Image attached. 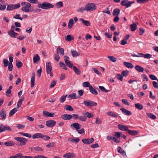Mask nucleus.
<instances>
[{"label": "nucleus", "mask_w": 158, "mask_h": 158, "mask_svg": "<svg viewBox=\"0 0 158 158\" xmlns=\"http://www.w3.org/2000/svg\"><path fill=\"white\" fill-rule=\"evenodd\" d=\"M116 77L121 81L123 80V76L122 75L118 74L116 75Z\"/></svg>", "instance_id": "864d4df0"}, {"label": "nucleus", "mask_w": 158, "mask_h": 158, "mask_svg": "<svg viewBox=\"0 0 158 158\" xmlns=\"http://www.w3.org/2000/svg\"><path fill=\"white\" fill-rule=\"evenodd\" d=\"M17 111V108H14L12 110H11L9 113V116L10 117L14 115Z\"/></svg>", "instance_id": "ea45409f"}, {"label": "nucleus", "mask_w": 158, "mask_h": 158, "mask_svg": "<svg viewBox=\"0 0 158 158\" xmlns=\"http://www.w3.org/2000/svg\"><path fill=\"white\" fill-rule=\"evenodd\" d=\"M79 119L81 121H86L87 118L85 116H81L79 117Z\"/></svg>", "instance_id": "69168bd1"}, {"label": "nucleus", "mask_w": 158, "mask_h": 158, "mask_svg": "<svg viewBox=\"0 0 158 158\" xmlns=\"http://www.w3.org/2000/svg\"><path fill=\"white\" fill-rule=\"evenodd\" d=\"M108 58L110 61L113 62H115L117 60L116 58L113 56H108Z\"/></svg>", "instance_id": "37998d69"}, {"label": "nucleus", "mask_w": 158, "mask_h": 158, "mask_svg": "<svg viewBox=\"0 0 158 158\" xmlns=\"http://www.w3.org/2000/svg\"><path fill=\"white\" fill-rule=\"evenodd\" d=\"M147 115L148 117L153 119H155L156 118V116L152 113L147 114Z\"/></svg>", "instance_id": "5fc2aeb1"}, {"label": "nucleus", "mask_w": 158, "mask_h": 158, "mask_svg": "<svg viewBox=\"0 0 158 158\" xmlns=\"http://www.w3.org/2000/svg\"><path fill=\"white\" fill-rule=\"evenodd\" d=\"M152 84L154 88L158 89V83L156 82L155 81H153Z\"/></svg>", "instance_id": "774afa93"}, {"label": "nucleus", "mask_w": 158, "mask_h": 158, "mask_svg": "<svg viewBox=\"0 0 158 158\" xmlns=\"http://www.w3.org/2000/svg\"><path fill=\"white\" fill-rule=\"evenodd\" d=\"M43 134L41 133H36L34 134L32 136L33 139L42 138Z\"/></svg>", "instance_id": "f3484780"}, {"label": "nucleus", "mask_w": 158, "mask_h": 158, "mask_svg": "<svg viewBox=\"0 0 158 158\" xmlns=\"http://www.w3.org/2000/svg\"><path fill=\"white\" fill-rule=\"evenodd\" d=\"M59 64L60 66L63 69H64L65 70L67 69V68L66 65L62 62H59Z\"/></svg>", "instance_id": "de8ad7c7"}, {"label": "nucleus", "mask_w": 158, "mask_h": 158, "mask_svg": "<svg viewBox=\"0 0 158 158\" xmlns=\"http://www.w3.org/2000/svg\"><path fill=\"white\" fill-rule=\"evenodd\" d=\"M64 109L66 110H69L70 111H73V107L70 106L66 105L65 106Z\"/></svg>", "instance_id": "09e8293b"}, {"label": "nucleus", "mask_w": 158, "mask_h": 158, "mask_svg": "<svg viewBox=\"0 0 158 158\" xmlns=\"http://www.w3.org/2000/svg\"><path fill=\"white\" fill-rule=\"evenodd\" d=\"M138 55H136L135 54H133L132 55V56L133 57H142L144 58L149 59L152 57V55L149 54H144L142 53H138Z\"/></svg>", "instance_id": "423d86ee"}, {"label": "nucleus", "mask_w": 158, "mask_h": 158, "mask_svg": "<svg viewBox=\"0 0 158 158\" xmlns=\"http://www.w3.org/2000/svg\"><path fill=\"white\" fill-rule=\"evenodd\" d=\"M137 25L135 23L131 24L130 25L131 29L132 31H135L137 28Z\"/></svg>", "instance_id": "79ce46f5"}, {"label": "nucleus", "mask_w": 158, "mask_h": 158, "mask_svg": "<svg viewBox=\"0 0 158 158\" xmlns=\"http://www.w3.org/2000/svg\"><path fill=\"white\" fill-rule=\"evenodd\" d=\"M85 10H86V8L81 7L80 8L77 10V11L80 13H83Z\"/></svg>", "instance_id": "13d9d810"}, {"label": "nucleus", "mask_w": 158, "mask_h": 158, "mask_svg": "<svg viewBox=\"0 0 158 158\" xmlns=\"http://www.w3.org/2000/svg\"><path fill=\"white\" fill-rule=\"evenodd\" d=\"M15 143L12 141H9L5 142L4 144L7 146H11L15 145Z\"/></svg>", "instance_id": "2f4dec72"}, {"label": "nucleus", "mask_w": 158, "mask_h": 158, "mask_svg": "<svg viewBox=\"0 0 158 158\" xmlns=\"http://www.w3.org/2000/svg\"><path fill=\"white\" fill-rule=\"evenodd\" d=\"M99 89L100 90H101L103 92L108 93L109 91V90H108L106 89L104 87L102 86H99Z\"/></svg>", "instance_id": "3c124183"}, {"label": "nucleus", "mask_w": 158, "mask_h": 158, "mask_svg": "<svg viewBox=\"0 0 158 158\" xmlns=\"http://www.w3.org/2000/svg\"><path fill=\"white\" fill-rule=\"evenodd\" d=\"M59 52L61 56H63L64 55V50L63 48H60V46L58 47L57 49V52Z\"/></svg>", "instance_id": "cd10ccee"}, {"label": "nucleus", "mask_w": 158, "mask_h": 158, "mask_svg": "<svg viewBox=\"0 0 158 158\" xmlns=\"http://www.w3.org/2000/svg\"><path fill=\"white\" fill-rule=\"evenodd\" d=\"M72 117V115L68 114H63L61 116V118L65 120H70L71 119Z\"/></svg>", "instance_id": "ddd939ff"}, {"label": "nucleus", "mask_w": 158, "mask_h": 158, "mask_svg": "<svg viewBox=\"0 0 158 158\" xmlns=\"http://www.w3.org/2000/svg\"><path fill=\"white\" fill-rule=\"evenodd\" d=\"M56 122L52 120H49L46 122V125L48 127H51L55 126Z\"/></svg>", "instance_id": "9d476101"}, {"label": "nucleus", "mask_w": 158, "mask_h": 158, "mask_svg": "<svg viewBox=\"0 0 158 158\" xmlns=\"http://www.w3.org/2000/svg\"><path fill=\"white\" fill-rule=\"evenodd\" d=\"M82 85L84 87H89V89L90 85H90V83L89 82L86 81L84 82L83 83Z\"/></svg>", "instance_id": "c03bdc74"}, {"label": "nucleus", "mask_w": 158, "mask_h": 158, "mask_svg": "<svg viewBox=\"0 0 158 158\" xmlns=\"http://www.w3.org/2000/svg\"><path fill=\"white\" fill-rule=\"evenodd\" d=\"M89 90L90 91L92 94L96 95L98 94V93L97 91L93 87L92 85H90Z\"/></svg>", "instance_id": "c85d7f7f"}, {"label": "nucleus", "mask_w": 158, "mask_h": 158, "mask_svg": "<svg viewBox=\"0 0 158 158\" xmlns=\"http://www.w3.org/2000/svg\"><path fill=\"white\" fill-rule=\"evenodd\" d=\"M135 68L136 70L140 72H143L144 70L143 68L139 65H136Z\"/></svg>", "instance_id": "bb28decb"}, {"label": "nucleus", "mask_w": 158, "mask_h": 158, "mask_svg": "<svg viewBox=\"0 0 158 158\" xmlns=\"http://www.w3.org/2000/svg\"><path fill=\"white\" fill-rule=\"evenodd\" d=\"M55 6H57L58 8H60L63 6V3L62 2L60 1L58 2H57Z\"/></svg>", "instance_id": "a18cd8bd"}, {"label": "nucleus", "mask_w": 158, "mask_h": 158, "mask_svg": "<svg viewBox=\"0 0 158 158\" xmlns=\"http://www.w3.org/2000/svg\"><path fill=\"white\" fill-rule=\"evenodd\" d=\"M31 150L32 151H42L43 150V149L42 148L38 146H35L34 147H31Z\"/></svg>", "instance_id": "a211bd4d"}, {"label": "nucleus", "mask_w": 158, "mask_h": 158, "mask_svg": "<svg viewBox=\"0 0 158 158\" xmlns=\"http://www.w3.org/2000/svg\"><path fill=\"white\" fill-rule=\"evenodd\" d=\"M40 60V57L38 54H36L33 57V61L34 63L39 61Z\"/></svg>", "instance_id": "c9c22d12"}, {"label": "nucleus", "mask_w": 158, "mask_h": 158, "mask_svg": "<svg viewBox=\"0 0 158 158\" xmlns=\"http://www.w3.org/2000/svg\"><path fill=\"white\" fill-rule=\"evenodd\" d=\"M79 20L87 26H88L90 25V23L88 21L85 20L83 19L82 18L80 19Z\"/></svg>", "instance_id": "a878e982"}, {"label": "nucleus", "mask_w": 158, "mask_h": 158, "mask_svg": "<svg viewBox=\"0 0 158 158\" xmlns=\"http://www.w3.org/2000/svg\"><path fill=\"white\" fill-rule=\"evenodd\" d=\"M5 131V126L1 124H0V132H3Z\"/></svg>", "instance_id": "6e6d98bb"}, {"label": "nucleus", "mask_w": 158, "mask_h": 158, "mask_svg": "<svg viewBox=\"0 0 158 158\" xmlns=\"http://www.w3.org/2000/svg\"><path fill=\"white\" fill-rule=\"evenodd\" d=\"M73 69L76 73L77 75H80L81 71L80 69L77 68L75 66H73Z\"/></svg>", "instance_id": "72a5a7b5"}, {"label": "nucleus", "mask_w": 158, "mask_h": 158, "mask_svg": "<svg viewBox=\"0 0 158 158\" xmlns=\"http://www.w3.org/2000/svg\"><path fill=\"white\" fill-rule=\"evenodd\" d=\"M37 6L38 7L44 10H48L50 8H53L54 6L53 5L47 2H44L42 4L40 3Z\"/></svg>", "instance_id": "f03ea898"}, {"label": "nucleus", "mask_w": 158, "mask_h": 158, "mask_svg": "<svg viewBox=\"0 0 158 158\" xmlns=\"http://www.w3.org/2000/svg\"><path fill=\"white\" fill-rule=\"evenodd\" d=\"M118 152L121 153L123 156H126V154L125 152L120 147H118Z\"/></svg>", "instance_id": "5701e85b"}, {"label": "nucleus", "mask_w": 158, "mask_h": 158, "mask_svg": "<svg viewBox=\"0 0 158 158\" xmlns=\"http://www.w3.org/2000/svg\"><path fill=\"white\" fill-rule=\"evenodd\" d=\"M120 10L118 8H115L113 11V15L114 16H118L120 13Z\"/></svg>", "instance_id": "c756f323"}, {"label": "nucleus", "mask_w": 158, "mask_h": 158, "mask_svg": "<svg viewBox=\"0 0 158 158\" xmlns=\"http://www.w3.org/2000/svg\"><path fill=\"white\" fill-rule=\"evenodd\" d=\"M35 79V77H31V86L32 88L34 86Z\"/></svg>", "instance_id": "603ef678"}, {"label": "nucleus", "mask_w": 158, "mask_h": 158, "mask_svg": "<svg viewBox=\"0 0 158 158\" xmlns=\"http://www.w3.org/2000/svg\"><path fill=\"white\" fill-rule=\"evenodd\" d=\"M16 65L18 68H19L23 65V63L21 61L17 60L16 61Z\"/></svg>", "instance_id": "8fccbe9b"}, {"label": "nucleus", "mask_w": 158, "mask_h": 158, "mask_svg": "<svg viewBox=\"0 0 158 158\" xmlns=\"http://www.w3.org/2000/svg\"><path fill=\"white\" fill-rule=\"evenodd\" d=\"M65 63L70 68H71L73 67V64L70 61H66Z\"/></svg>", "instance_id": "052dcab7"}, {"label": "nucleus", "mask_w": 158, "mask_h": 158, "mask_svg": "<svg viewBox=\"0 0 158 158\" xmlns=\"http://www.w3.org/2000/svg\"><path fill=\"white\" fill-rule=\"evenodd\" d=\"M43 115L46 117H53L55 114L54 113H52L49 112L47 110H44L43 111Z\"/></svg>", "instance_id": "4468645a"}, {"label": "nucleus", "mask_w": 158, "mask_h": 158, "mask_svg": "<svg viewBox=\"0 0 158 158\" xmlns=\"http://www.w3.org/2000/svg\"><path fill=\"white\" fill-rule=\"evenodd\" d=\"M74 24V21L72 19H71L69 20V22L68 23V28L69 29L71 28L73 26Z\"/></svg>", "instance_id": "e433bc0d"}, {"label": "nucleus", "mask_w": 158, "mask_h": 158, "mask_svg": "<svg viewBox=\"0 0 158 158\" xmlns=\"http://www.w3.org/2000/svg\"><path fill=\"white\" fill-rule=\"evenodd\" d=\"M118 128L123 131H127L128 130V127L127 126L123 125L121 124H118Z\"/></svg>", "instance_id": "dca6fc26"}, {"label": "nucleus", "mask_w": 158, "mask_h": 158, "mask_svg": "<svg viewBox=\"0 0 158 158\" xmlns=\"http://www.w3.org/2000/svg\"><path fill=\"white\" fill-rule=\"evenodd\" d=\"M129 74V71H124L121 73V74L123 77H127Z\"/></svg>", "instance_id": "4d7b16f0"}, {"label": "nucleus", "mask_w": 158, "mask_h": 158, "mask_svg": "<svg viewBox=\"0 0 158 158\" xmlns=\"http://www.w3.org/2000/svg\"><path fill=\"white\" fill-rule=\"evenodd\" d=\"M71 127L77 131L81 128V125L77 123H74L70 125Z\"/></svg>", "instance_id": "9b49d317"}, {"label": "nucleus", "mask_w": 158, "mask_h": 158, "mask_svg": "<svg viewBox=\"0 0 158 158\" xmlns=\"http://www.w3.org/2000/svg\"><path fill=\"white\" fill-rule=\"evenodd\" d=\"M9 60H10V63H10L11 64H12V62H13V55L12 54H10L9 55Z\"/></svg>", "instance_id": "338daca9"}, {"label": "nucleus", "mask_w": 158, "mask_h": 158, "mask_svg": "<svg viewBox=\"0 0 158 158\" xmlns=\"http://www.w3.org/2000/svg\"><path fill=\"white\" fill-rule=\"evenodd\" d=\"M71 53L72 56L73 57H77L80 55V53L76 50H71Z\"/></svg>", "instance_id": "7c9ffc66"}, {"label": "nucleus", "mask_w": 158, "mask_h": 158, "mask_svg": "<svg viewBox=\"0 0 158 158\" xmlns=\"http://www.w3.org/2000/svg\"><path fill=\"white\" fill-rule=\"evenodd\" d=\"M15 28V26L12 25L11 26V30H9L8 31V35L10 36L11 37H14V38H16V37L19 35L18 33L15 32L14 31V28Z\"/></svg>", "instance_id": "0eeeda50"}, {"label": "nucleus", "mask_w": 158, "mask_h": 158, "mask_svg": "<svg viewBox=\"0 0 158 158\" xmlns=\"http://www.w3.org/2000/svg\"><path fill=\"white\" fill-rule=\"evenodd\" d=\"M23 154L21 153H19L16 154L15 156H11L10 157V158H21Z\"/></svg>", "instance_id": "f704fd0d"}, {"label": "nucleus", "mask_w": 158, "mask_h": 158, "mask_svg": "<svg viewBox=\"0 0 158 158\" xmlns=\"http://www.w3.org/2000/svg\"><path fill=\"white\" fill-rule=\"evenodd\" d=\"M127 132L128 134L132 135H137L139 133L138 131L135 130H131L129 129L128 130Z\"/></svg>", "instance_id": "412c9836"}, {"label": "nucleus", "mask_w": 158, "mask_h": 158, "mask_svg": "<svg viewBox=\"0 0 158 158\" xmlns=\"http://www.w3.org/2000/svg\"><path fill=\"white\" fill-rule=\"evenodd\" d=\"M120 110L122 111L123 114L126 115H130L132 114L131 112L129 111L124 108H121Z\"/></svg>", "instance_id": "2eb2a0df"}, {"label": "nucleus", "mask_w": 158, "mask_h": 158, "mask_svg": "<svg viewBox=\"0 0 158 158\" xmlns=\"http://www.w3.org/2000/svg\"><path fill=\"white\" fill-rule=\"evenodd\" d=\"M13 10V4H10L7 6L6 8L7 10L10 11Z\"/></svg>", "instance_id": "680f3d73"}, {"label": "nucleus", "mask_w": 158, "mask_h": 158, "mask_svg": "<svg viewBox=\"0 0 158 158\" xmlns=\"http://www.w3.org/2000/svg\"><path fill=\"white\" fill-rule=\"evenodd\" d=\"M69 98L72 99H75L77 98L78 97L76 93H72L69 96Z\"/></svg>", "instance_id": "a19ab883"}, {"label": "nucleus", "mask_w": 158, "mask_h": 158, "mask_svg": "<svg viewBox=\"0 0 158 158\" xmlns=\"http://www.w3.org/2000/svg\"><path fill=\"white\" fill-rule=\"evenodd\" d=\"M67 96V95H66L65 96L64 95L62 96L59 99L60 101L61 102H64L65 100L66 97Z\"/></svg>", "instance_id": "e2e57ef3"}, {"label": "nucleus", "mask_w": 158, "mask_h": 158, "mask_svg": "<svg viewBox=\"0 0 158 158\" xmlns=\"http://www.w3.org/2000/svg\"><path fill=\"white\" fill-rule=\"evenodd\" d=\"M6 113L4 109H2L0 111V116L2 119H5L6 116Z\"/></svg>", "instance_id": "aec40b11"}, {"label": "nucleus", "mask_w": 158, "mask_h": 158, "mask_svg": "<svg viewBox=\"0 0 158 158\" xmlns=\"http://www.w3.org/2000/svg\"><path fill=\"white\" fill-rule=\"evenodd\" d=\"M149 0H137V2L139 3H144L148 2Z\"/></svg>", "instance_id": "bf43d9fd"}, {"label": "nucleus", "mask_w": 158, "mask_h": 158, "mask_svg": "<svg viewBox=\"0 0 158 158\" xmlns=\"http://www.w3.org/2000/svg\"><path fill=\"white\" fill-rule=\"evenodd\" d=\"M24 100V98L23 97L21 99H19L17 105V108L19 109L20 108L22 104V102Z\"/></svg>", "instance_id": "4c0bfd02"}, {"label": "nucleus", "mask_w": 158, "mask_h": 158, "mask_svg": "<svg viewBox=\"0 0 158 158\" xmlns=\"http://www.w3.org/2000/svg\"><path fill=\"white\" fill-rule=\"evenodd\" d=\"M123 64L126 67L128 68L132 69L133 67L132 64L130 62H124Z\"/></svg>", "instance_id": "b1692460"}, {"label": "nucleus", "mask_w": 158, "mask_h": 158, "mask_svg": "<svg viewBox=\"0 0 158 158\" xmlns=\"http://www.w3.org/2000/svg\"><path fill=\"white\" fill-rule=\"evenodd\" d=\"M82 142L86 144H89L93 142L94 141V139L93 138L89 139H82Z\"/></svg>", "instance_id": "f8f14e48"}, {"label": "nucleus", "mask_w": 158, "mask_h": 158, "mask_svg": "<svg viewBox=\"0 0 158 158\" xmlns=\"http://www.w3.org/2000/svg\"><path fill=\"white\" fill-rule=\"evenodd\" d=\"M83 114L86 118H92L94 116L92 114L88 112H85L83 113Z\"/></svg>", "instance_id": "4be33fe9"}, {"label": "nucleus", "mask_w": 158, "mask_h": 158, "mask_svg": "<svg viewBox=\"0 0 158 158\" xmlns=\"http://www.w3.org/2000/svg\"><path fill=\"white\" fill-rule=\"evenodd\" d=\"M52 67L50 62L46 64V71L48 74H50L51 77L53 76V74L52 72Z\"/></svg>", "instance_id": "1a4fd4ad"}, {"label": "nucleus", "mask_w": 158, "mask_h": 158, "mask_svg": "<svg viewBox=\"0 0 158 158\" xmlns=\"http://www.w3.org/2000/svg\"><path fill=\"white\" fill-rule=\"evenodd\" d=\"M134 2V1H129L128 0H123L121 2L120 4L123 6H125L127 8H129Z\"/></svg>", "instance_id": "39448f33"}, {"label": "nucleus", "mask_w": 158, "mask_h": 158, "mask_svg": "<svg viewBox=\"0 0 158 158\" xmlns=\"http://www.w3.org/2000/svg\"><path fill=\"white\" fill-rule=\"evenodd\" d=\"M86 11H92L95 10L97 6L95 4L93 3H88L85 6Z\"/></svg>", "instance_id": "7ed1b4c3"}, {"label": "nucleus", "mask_w": 158, "mask_h": 158, "mask_svg": "<svg viewBox=\"0 0 158 158\" xmlns=\"http://www.w3.org/2000/svg\"><path fill=\"white\" fill-rule=\"evenodd\" d=\"M14 139L20 142V145L23 146L26 144L28 140L27 139L22 137H18L14 138Z\"/></svg>", "instance_id": "20e7f679"}, {"label": "nucleus", "mask_w": 158, "mask_h": 158, "mask_svg": "<svg viewBox=\"0 0 158 158\" xmlns=\"http://www.w3.org/2000/svg\"><path fill=\"white\" fill-rule=\"evenodd\" d=\"M75 156L74 154L71 153L69 152L64 154L63 157L65 158H73Z\"/></svg>", "instance_id": "6ab92c4d"}, {"label": "nucleus", "mask_w": 158, "mask_h": 158, "mask_svg": "<svg viewBox=\"0 0 158 158\" xmlns=\"http://www.w3.org/2000/svg\"><path fill=\"white\" fill-rule=\"evenodd\" d=\"M83 103L86 106H95L97 105V103L90 100L84 101Z\"/></svg>", "instance_id": "6e6552de"}, {"label": "nucleus", "mask_w": 158, "mask_h": 158, "mask_svg": "<svg viewBox=\"0 0 158 158\" xmlns=\"http://www.w3.org/2000/svg\"><path fill=\"white\" fill-rule=\"evenodd\" d=\"M19 134H20L21 135L24 136L28 138H31V135L30 134L27 133H23L20 132Z\"/></svg>", "instance_id": "49530a36"}, {"label": "nucleus", "mask_w": 158, "mask_h": 158, "mask_svg": "<svg viewBox=\"0 0 158 158\" xmlns=\"http://www.w3.org/2000/svg\"><path fill=\"white\" fill-rule=\"evenodd\" d=\"M60 56L59 55V52H57L55 54V59L57 61H58L60 59Z\"/></svg>", "instance_id": "0e129e2a"}, {"label": "nucleus", "mask_w": 158, "mask_h": 158, "mask_svg": "<svg viewBox=\"0 0 158 158\" xmlns=\"http://www.w3.org/2000/svg\"><path fill=\"white\" fill-rule=\"evenodd\" d=\"M21 5L23 7L21 9V10L25 12H31L32 10L31 9V5L29 3L27 2H22Z\"/></svg>", "instance_id": "f257e3e1"}, {"label": "nucleus", "mask_w": 158, "mask_h": 158, "mask_svg": "<svg viewBox=\"0 0 158 158\" xmlns=\"http://www.w3.org/2000/svg\"><path fill=\"white\" fill-rule=\"evenodd\" d=\"M108 115L110 116L115 118H117L118 117V114L117 113L112 111H109L107 113Z\"/></svg>", "instance_id": "393cba45"}, {"label": "nucleus", "mask_w": 158, "mask_h": 158, "mask_svg": "<svg viewBox=\"0 0 158 158\" xmlns=\"http://www.w3.org/2000/svg\"><path fill=\"white\" fill-rule=\"evenodd\" d=\"M135 107L138 110H141L143 108V106L140 103H137L135 104Z\"/></svg>", "instance_id": "58836bf2"}, {"label": "nucleus", "mask_w": 158, "mask_h": 158, "mask_svg": "<svg viewBox=\"0 0 158 158\" xmlns=\"http://www.w3.org/2000/svg\"><path fill=\"white\" fill-rule=\"evenodd\" d=\"M73 39V37L71 35H68L65 37V40L67 42L70 41Z\"/></svg>", "instance_id": "473e14b6"}]
</instances>
